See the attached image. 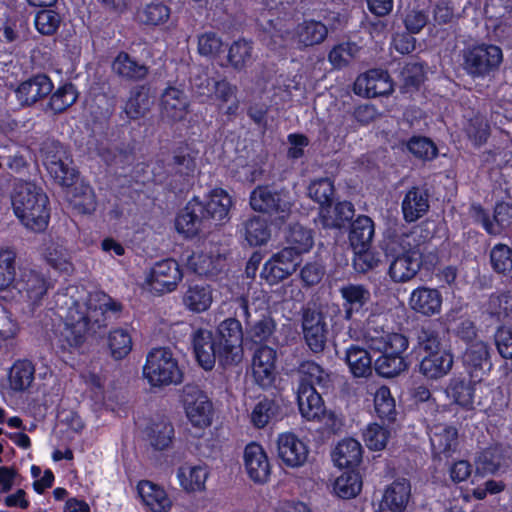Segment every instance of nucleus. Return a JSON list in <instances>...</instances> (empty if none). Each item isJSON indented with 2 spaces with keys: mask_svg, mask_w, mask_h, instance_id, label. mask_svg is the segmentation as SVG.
<instances>
[{
  "mask_svg": "<svg viewBox=\"0 0 512 512\" xmlns=\"http://www.w3.org/2000/svg\"><path fill=\"white\" fill-rule=\"evenodd\" d=\"M230 308L233 309V316L221 320L212 333L216 338V345L220 346L222 358L226 364L231 366L242 360L244 334L242 324L238 319L241 317L235 315L233 300L230 303Z\"/></svg>",
  "mask_w": 512,
  "mask_h": 512,
  "instance_id": "9d476101",
  "label": "nucleus"
},
{
  "mask_svg": "<svg viewBox=\"0 0 512 512\" xmlns=\"http://www.w3.org/2000/svg\"><path fill=\"white\" fill-rule=\"evenodd\" d=\"M143 376L152 387H165L180 384L184 373L172 351L166 347H159L147 354Z\"/></svg>",
  "mask_w": 512,
  "mask_h": 512,
  "instance_id": "6e6552de",
  "label": "nucleus"
},
{
  "mask_svg": "<svg viewBox=\"0 0 512 512\" xmlns=\"http://www.w3.org/2000/svg\"><path fill=\"white\" fill-rule=\"evenodd\" d=\"M252 210L269 217L272 223L282 226L290 217L293 202L290 192L275 185H258L250 193Z\"/></svg>",
  "mask_w": 512,
  "mask_h": 512,
  "instance_id": "423d86ee",
  "label": "nucleus"
},
{
  "mask_svg": "<svg viewBox=\"0 0 512 512\" xmlns=\"http://www.w3.org/2000/svg\"><path fill=\"white\" fill-rule=\"evenodd\" d=\"M54 84L45 73L31 75L14 89L20 107H29L46 98L53 91Z\"/></svg>",
  "mask_w": 512,
  "mask_h": 512,
  "instance_id": "6ab92c4d",
  "label": "nucleus"
},
{
  "mask_svg": "<svg viewBox=\"0 0 512 512\" xmlns=\"http://www.w3.org/2000/svg\"><path fill=\"white\" fill-rule=\"evenodd\" d=\"M339 293L345 320H351L354 315L364 316L368 311L371 293L365 285L348 283L339 288Z\"/></svg>",
  "mask_w": 512,
  "mask_h": 512,
  "instance_id": "412c9836",
  "label": "nucleus"
},
{
  "mask_svg": "<svg viewBox=\"0 0 512 512\" xmlns=\"http://www.w3.org/2000/svg\"><path fill=\"white\" fill-rule=\"evenodd\" d=\"M107 344L110 355L114 360L126 358L130 354L133 346L130 333L123 328L111 330L107 337Z\"/></svg>",
  "mask_w": 512,
  "mask_h": 512,
  "instance_id": "4d7b16f0",
  "label": "nucleus"
},
{
  "mask_svg": "<svg viewBox=\"0 0 512 512\" xmlns=\"http://www.w3.org/2000/svg\"><path fill=\"white\" fill-rule=\"evenodd\" d=\"M429 195L426 190L413 186L406 192L402 200V214L406 222H416L429 210Z\"/></svg>",
  "mask_w": 512,
  "mask_h": 512,
  "instance_id": "72a5a7b5",
  "label": "nucleus"
},
{
  "mask_svg": "<svg viewBox=\"0 0 512 512\" xmlns=\"http://www.w3.org/2000/svg\"><path fill=\"white\" fill-rule=\"evenodd\" d=\"M420 250L410 248L393 257L388 275L395 283H405L413 279L421 269Z\"/></svg>",
  "mask_w": 512,
  "mask_h": 512,
  "instance_id": "393cba45",
  "label": "nucleus"
},
{
  "mask_svg": "<svg viewBox=\"0 0 512 512\" xmlns=\"http://www.w3.org/2000/svg\"><path fill=\"white\" fill-rule=\"evenodd\" d=\"M297 265L298 259L288 250L281 249L266 261L260 275L269 285H275L290 276Z\"/></svg>",
  "mask_w": 512,
  "mask_h": 512,
  "instance_id": "b1692460",
  "label": "nucleus"
},
{
  "mask_svg": "<svg viewBox=\"0 0 512 512\" xmlns=\"http://www.w3.org/2000/svg\"><path fill=\"white\" fill-rule=\"evenodd\" d=\"M374 234V221L367 215H358L349 224L348 240L352 249L371 247Z\"/></svg>",
  "mask_w": 512,
  "mask_h": 512,
  "instance_id": "79ce46f5",
  "label": "nucleus"
},
{
  "mask_svg": "<svg viewBox=\"0 0 512 512\" xmlns=\"http://www.w3.org/2000/svg\"><path fill=\"white\" fill-rule=\"evenodd\" d=\"M150 109L148 89L136 86L129 92V97L123 107V112L129 120H138L145 116Z\"/></svg>",
  "mask_w": 512,
  "mask_h": 512,
  "instance_id": "3c124183",
  "label": "nucleus"
},
{
  "mask_svg": "<svg viewBox=\"0 0 512 512\" xmlns=\"http://www.w3.org/2000/svg\"><path fill=\"white\" fill-rule=\"evenodd\" d=\"M182 279L180 264L173 258H166L154 263L144 286L154 295H163L175 291Z\"/></svg>",
  "mask_w": 512,
  "mask_h": 512,
  "instance_id": "ddd939ff",
  "label": "nucleus"
},
{
  "mask_svg": "<svg viewBox=\"0 0 512 512\" xmlns=\"http://www.w3.org/2000/svg\"><path fill=\"white\" fill-rule=\"evenodd\" d=\"M226 257L193 252L187 258V267L197 275L211 280H219L226 273Z\"/></svg>",
  "mask_w": 512,
  "mask_h": 512,
  "instance_id": "cd10ccee",
  "label": "nucleus"
},
{
  "mask_svg": "<svg viewBox=\"0 0 512 512\" xmlns=\"http://www.w3.org/2000/svg\"><path fill=\"white\" fill-rule=\"evenodd\" d=\"M442 294L436 288L419 286L415 288L409 299L411 308L424 316H433L441 312Z\"/></svg>",
  "mask_w": 512,
  "mask_h": 512,
  "instance_id": "2f4dec72",
  "label": "nucleus"
},
{
  "mask_svg": "<svg viewBox=\"0 0 512 512\" xmlns=\"http://www.w3.org/2000/svg\"><path fill=\"white\" fill-rule=\"evenodd\" d=\"M284 250L291 252L292 256L299 259L300 255L309 252L314 245L313 231L299 223L289 224L285 232Z\"/></svg>",
  "mask_w": 512,
  "mask_h": 512,
  "instance_id": "f704fd0d",
  "label": "nucleus"
},
{
  "mask_svg": "<svg viewBox=\"0 0 512 512\" xmlns=\"http://www.w3.org/2000/svg\"><path fill=\"white\" fill-rule=\"evenodd\" d=\"M356 95L375 98L391 93L392 83L387 71L382 69H370L359 75L353 84Z\"/></svg>",
  "mask_w": 512,
  "mask_h": 512,
  "instance_id": "4be33fe9",
  "label": "nucleus"
},
{
  "mask_svg": "<svg viewBox=\"0 0 512 512\" xmlns=\"http://www.w3.org/2000/svg\"><path fill=\"white\" fill-rule=\"evenodd\" d=\"M16 252L2 248V291L16 290L33 304L39 303L51 287V283L41 272L16 263Z\"/></svg>",
  "mask_w": 512,
  "mask_h": 512,
  "instance_id": "20e7f679",
  "label": "nucleus"
},
{
  "mask_svg": "<svg viewBox=\"0 0 512 512\" xmlns=\"http://www.w3.org/2000/svg\"><path fill=\"white\" fill-rule=\"evenodd\" d=\"M206 223L209 222L204 213L202 200L198 196L192 197L177 212L174 221L176 231L187 239L198 236Z\"/></svg>",
  "mask_w": 512,
  "mask_h": 512,
  "instance_id": "4468645a",
  "label": "nucleus"
},
{
  "mask_svg": "<svg viewBox=\"0 0 512 512\" xmlns=\"http://www.w3.org/2000/svg\"><path fill=\"white\" fill-rule=\"evenodd\" d=\"M410 496V485L395 481L388 486L379 504L378 512H404Z\"/></svg>",
  "mask_w": 512,
  "mask_h": 512,
  "instance_id": "a19ab883",
  "label": "nucleus"
},
{
  "mask_svg": "<svg viewBox=\"0 0 512 512\" xmlns=\"http://www.w3.org/2000/svg\"><path fill=\"white\" fill-rule=\"evenodd\" d=\"M240 232L250 247H260L268 243L272 231L266 219L253 215L242 223Z\"/></svg>",
  "mask_w": 512,
  "mask_h": 512,
  "instance_id": "58836bf2",
  "label": "nucleus"
},
{
  "mask_svg": "<svg viewBox=\"0 0 512 512\" xmlns=\"http://www.w3.org/2000/svg\"><path fill=\"white\" fill-rule=\"evenodd\" d=\"M419 372L427 379L437 380L446 376L454 364L451 349L419 355Z\"/></svg>",
  "mask_w": 512,
  "mask_h": 512,
  "instance_id": "c756f323",
  "label": "nucleus"
},
{
  "mask_svg": "<svg viewBox=\"0 0 512 512\" xmlns=\"http://www.w3.org/2000/svg\"><path fill=\"white\" fill-rule=\"evenodd\" d=\"M282 408L275 398L264 396L253 407L250 413V421L253 427L263 429L270 423L282 418Z\"/></svg>",
  "mask_w": 512,
  "mask_h": 512,
  "instance_id": "4c0bfd02",
  "label": "nucleus"
},
{
  "mask_svg": "<svg viewBox=\"0 0 512 512\" xmlns=\"http://www.w3.org/2000/svg\"><path fill=\"white\" fill-rule=\"evenodd\" d=\"M503 466H506L505 448L499 444L485 448L476 459V470L483 475L495 474Z\"/></svg>",
  "mask_w": 512,
  "mask_h": 512,
  "instance_id": "8fccbe9b",
  "label": "nucleus"
},
{
  "mask_svg": "<svg viewBox=\"0 0 512 512\" xmlns=\"http://www.w3.org/2000/svg\"><path fill=\"white\" fill-rule=\"evenodd\" d=\"M363 487L362 476L357 469H346L333 482V492L341 499L357 497Z\"/></svg>",
  "mask_w": 512,
  "mask_h": 512,
  "instance_id": "a18cd8bd",
  "label": "nucleus"
},
{
  "mask_svg": "<svg viewBox=\"0 0 512 512\" xmlns=\"http://www.w3.org/2000/svg\"><path fill=\"white\" fill-rule=\"evenodd\" d=\"M405 147L410 154L422 161H432L438 156L436 144L426 136H411L406 141Z\"/></svg>",
  "mask_w": 512,
  "mask_h": 512,
  "instance_id": "052dcab7",
  "label": "nucleus"
},
{
  "mask_svg": "<svg viewBox=\"0 0 512 512\" xmlns=\"http://www.w3.org/2000/svg\"><path fill=\"white\" fill-rule=\"evenodd\" d=\"M162 114L172 122L185 119L188 113L189 103L184 92L175 87L165 89L161 98Z\"/></svg>",
  "mask_w": 512,
  "mask_h": 512,
  "instance_id": "e433bc0d",
  "label": "nucleus"
},
{
  "mask_svg": "<svg viewBox=\"0 0 512 512\" xmlns=\"http://www.w3.org/2000/svg\"><path fill=\"white\" fill-rule=\"evenodd\" d=\"M182 301L187 310L193 313L207 311L213 301L212 289L209 285L195 284L188 286Z\"/></svg>",
  "mask_w": 512,
  "mask_h": 512,
  "instance_id": "49530a36",
  "label": "nucleus"
},
{
  "mask_svg": "<svg viewBox=\"0 0 512 512\" xmlns=\"http://www.w3.org/2000/svg\"><path fill=\"white\" fill-rule=\"evenodd\" d=\"M171 15V9L161 0H152L137 11L140 23L156 27L165 24Z\"/></svg>",
  "mask_w": 512,
  "mask_h": 512,
  "instance_id": "603ef678",
  "label": "nucleus"
},
{
  "mask_svg": "<svg viewBox=\"0 0 512 512\" xmlns=\"http://www.w3.org/2000/svg\"><path fill=\"white\" fill-rule=\"evenodd\" d=\"M62 17L52 7L39 9L34 17V26L38 33L43 36L55 35L61 25Z\"/></svg>",
  "mask_w": 512,
  "mask_h": 512,
  "instance_id": "bf43d9fd",
  "label": "nucleus"
},
{
  "mask_svg": "<svg viewBox=\"0 0 512 512\" xmlns=\"http://www.w3.org/2000/svg\"><path fill=\"white\" fill-rule=\"evenodd\" d=\"M331 455L337 467L357 469L362 462L363 448L358 440L348 437L338 442Z\"/></svg>",
  "mask_w": 512,
  "mask_h": 512,
  "instance_id": "473e14b6",
  "label": "nucleus"
},
{
  "mask_svg": "<svg viewBox=\"0 0 512 512\" xmlns=\"http://www.w3.org/2000/svg\"><path fill=\"white\" fill-rule=\"evenodd\" d=\"M11 204L15 216L28 230L44 232L50 222L49 198L41 187L30 181L14 184Z\"/></svg>",
  "mask_w": 512,
  "mask_h": 512,
  "instance_id": "7ed1b4c3",
  "label": "nucleus"
},
{
  "mask_svg": "<svg viewBox=\"0 0 512 512\" xmlns=\"http://www.w3.org/2000/svg\"><path fill=\"white\" fill-rule=\"evenodd\" d=\"M181 402L190 424L204 430L211 426L214 406L208 395L195 384H186L181 393Z\"/></svg>",
  "mask_w": 512,
  "mask_h": 512,
  "instance_id": "9b49d317",
  "label": "nucleus"
},
{
  "mask_svg": "<svg viewBox=\"0 0 512 512\" xmlns=\"http://www.w3.org/2000/svg\"><path fill=\"white\" fill-rule=\"evenodd\" d=\"M355 208L352 202L338 201L334 205L319 207V221L323 228L342 229L346 228L354 219Z\"/></svg>",
  "mask_w": 512,
  "mask_h": 512,
  "instance_id": "c85d7f7f",
  "label": "nucleus"
},
{
  "mask_svg": "<svg viewBox=\"0 0 512 512\" xmlns=\"http://www.w3.org/2000/svg\"><path fill=\"white\" fill-rule=\"evenodd\" d=\"M69 205L79 215H91L96 211L97 198L94 189L88 184L75 185L69 197Z\"/></svg>",
  "mask_w": 512,
  "mask_h": 512,
  "instance_id": "de8ad7c7",
  "label": "nucleus"
},
{
  "mask_svg": "<svg viewBox=\"0 0 512 512\" xmlns=\"http://www.w3.org/2000/svg\"><path fill=\"white\" fill-rule=\"evenodd\" d=\"M363 441L372 451L383 450L390 438V430L376 422L368 424L362 433Z\"/></svg>",
  "mask_w": 512,
  "mask_h": 512,
  "instance_id": "0e129e2a",
  "label": "nucleus"
},
{
  "mask_svg": "<svg viewBox=\"0 0 512 512\" xmlns=\"http://www.w3.org/2000/svg\"><path fill=\"white\" fill-rule=\"evenodd\" d=\"M150 445L158 451L166 450L175 438V431L172 423L160 421L153 423L147 431Z\"/></svg>",
  "mask_w": 512,
  "mask_h": 512,
  "instance_id": "13d9d810",
  "label": "nucleus"
},
{
  "mask_svg": "<svg viewBox=\"0 0 512 512\" xmlns=\"http://www.w3.org/2000/svg\"><path fill=\"white\" fill-rule=\"evenodd\" d=\"M29 31L28 22L23 16H7L3 26V34L6 42L14 47L20 46L25 40Z\"/></svg>",
  "mask_w": 512,
  "mask_h": 512,
  "instance_id": "e2e57ef3",
  "label": "nucleus"
},
{
  "mask_svg": "<svg viewBox=\"0 0 512 512\" xmlns=\"http://www.w3.org/2000/svg\"><path fill=\"white\" fill-rule=\"evenodd\" d=\"M344 360L353 377L367 378L372 375L374 364L367 349L352 344L346 349Z\"/></svg>",
  "mask_w": 512,
  "mask_h": 512,
  "instance_id": "ea45409f",
  "label": "nucleus"
},
{
  "mask_svg": "<svg viewBox=\"0 0 512 512\" xmlns=\"http://www.w3.org/2000/svg\"><path fill=\"white\" fill-rule=\"evenodd\" d=\"M462 360L470 378L478 381L492 369L489 346L483 341H476L467 346Z\"/></svg>",
  "mask_w": 512,
  "mask_h": 512,
  "instance_id": "a878e982",
  "label": "nucleus"
},
{
  "mask_svg": "<svg viewBox=\"0 0 512 512\" xmlns=\"http://www.w3.org/2000/svg\"><path fill=\"white\" fill-rule=\"evenodd\" d=\"M418 347L419 355L449 349L443 347L440 331L433 323H429L421 327V330L418 333Z\"/></svg>",
  "mask_w": 512,
  "mask_h": 512,
  "instance_id": "680f3d73",
  "label": "nucleus"
},
{
  "mask_svg": "<svg viewBox=\"0 0 512 512\" xmlns=\"http://www.w3.org/2000/svg\"><path fill=\"white\" fill-rule=\"evenodd\" d=\"M46 263L55 270L67 271L71 265L68 250L61 244L51 242L43 252Z\"/></svg>",
  "mask_w": 512,
  "mask_h": 512,
  "instance_id": "774afa93",
  "label": "nucleus"
},
{
  "mask_svg": "<svg viewBox=\"0 0 512 512\" xmlns=\"http://www.w3.org/2000/svg\"><path fill=\"white\" fill-rule=\"evenodd\" d=\"M503 60L500 47L493 44L472 45L463 50V67L473 77H484L496 70Z\"/></svg>",
  "mask_w": 512,
  "mask_h": 512,
  "instance_id": "f8f14e48",
  "label": "nucleus"
},
{
  "mask_svg": "<svg viewBox=\"0 0 512 512\" xmlns=\"http://www.w3.org/2000/svg\"><path fill=\"white\" fill-rule=\"evenodd\" d=\"M363 339L367 346L381 355L374 361L379 376L392 378L408 369L404 352L409 347L408 338L397 332H390L378 324V316L369 315L363 327Z\"/></svg>",
  "mask_w": 512,
  "mask_h": 512,
  "instance_id": "f257e3e1",
  "label": "nucleus"
},
{
  "mask_svg": "<svg viewBox=\"0 0 512 512\" xmlns=\"http://www.w3.org/2000/svg\"><path fill=\"white\" fill-rule=\"evenodd\" d=\"M112 70L128 81H142L149 74V67L137 61L128 52L120 51L112 62Z\"/></svg>",
  "mask_w": 512,
  "mask_h": 512,
  "instance_id": "c9c22d12",
  "label": "nucleus"
},
{
  "mask_svg": "<svg viewBox=\"0 0 512 512\" xmlns=\"http://www.w3.org/2000/svg\"><path fill=\"white\" fill-rule=\"evenodd\" d=\"M95 326L100 327L101 323L98 318L92 319L89 307L85 311L70 310L65 326L54 344L56 354L61 358H65L66 354H74L84 344L86 334Z\"/></svg>",
  "mask_w": 512,
  "mask_h": 512,
  "instance_id": "0eeeda50",
  "label": "nucleus"
},
{
  "mask_svg": "<svg viewBox=\"0 0 512 512\" xmlns=\"http://www.w3.org/2000/svg\"><path fill=\"white\" fill-rule=\"evenodd\" d=\"M40 155L46 170L56 183L66 187L75 184L78 171L70 167V155L59 140L44 139L40 144Z\"/></svg>",
  "mask_w": 512,
  "mask_h": 512,
  "instance_id": "1a4fd4ad",
  "label": "nucleus"
},
{
  "mask_svg": "<svg viewBox=\"0 0 512 512\" xmlns=\"http://www.w3.org/2000/svg\"><path fill=\"white\" fill-rule=\"evenodd\" d=\"M477 381V379L472 378L453 377L448 385L447 393L455 404L465 409H471L474 404L475 383Z\"/></svg>",
  "mask_w": 512,
  "mask_h": 512,
  "instance_id": "09e8293b",
  "label": "nucleus"
},
{
  "mask_svg": "<svg viewBox=\"0 0 512 512\" xmlns=\"http://www.w3.org/2000/svg\"><path fill=\"white\" fill-rule=\"evenodd\" d=\"M198 150L187 142H180L171 151L164 169L169 189L174 193L188 191L194 183Z\"/></svg>",
  "mask_w": 512,
  "mask_h": 512,
  "instance_id": "39448f33",
  "label": "nucleus"
},
{
  "mask_svg": "<svg viewBox=\"0 0 512 512\" xmlns=\"http://www.w3.org/2000/svg\"><path fill=\"white\" fill-rule=\"evenodd\" d=\"M490 264L494 272L506 275L512 271V248L498 243L490 251Z\"/></svg>",
  "mask_w": 512,
  "mask_h": 512,
  "instance_id": "338daca9",
  "label": "nucleus"
},
{
  "mask_svg": "<svg viewBox=\"0 0 512 512\" xmlns=\"http://www.w3.org/2000/svg\"><path fill=\"white\" fill-rule=\"evenodd\" d=\"M304 341L309 350L318 354L324 351L327 343L328 325L326 316L313 309H306L302 317Z\"/></svg>",
  "mask_w": 512,
  "mask_h": 512,
  "instance_id": "dca6fc26",
  "label": "nucleus"
},
{
  "mask_svg": "<svg viewBox=\"0 0 512 512\" xmlns=\"http://www.w3.org/2000/svg\"><path fill=\"white\" fill-rule=\"evenodd\" d=\"M35 366L29 359L16 360L8 372V383L15 392L26 391L34 381Z\"/></svg>",
  "mask_w": 512,
  "mask_h": 512,
  "instance_id": "c03bdc74",
  "label": "nucleus"
},
{
  "mask_svg": "<svg viewBox=\"0 0 512 512\" xmlns=\"http://www.w3.org/2000/svg\"><path fill=\"white\" fill-rule=\"evenodd\" d=\"M235 306V315L244 319L246 325V333L250 340L256 344L268 341L275 331V321L269 315H261V318L251 321L249 301L247 297L241 296L233 300Z\"/></svg>",
  "mask_w": 512,
  "mask_h": 512,
  "instance_id": "2eb2a0df",
  "label": "nucleus"
},
{
  "mask_svg": "<svg viewBox=\"0 0 512 512\" xmlns=\"http://www.w3.org/2000/svg\"><path fill=\"white\" fill-rule=\"evenodd\" d=\"M299 380L296 391L298 409L307 421L321 420L326 413V406L321 394L317 391L328 389L329 373L313 360L302 361L297 369Z\"/></svg>",
  "mask_w": 512,
  "mask_h": 512,
  "instance_id": "f03ea898",
  "label": "nucleus"
},
{
  "mask_svg": "<svg viewBox=\"0 0 512 512\" xmlns=\"http://www.w3.org/2000/svg\"><path fill=\"white\" fill-rule=\"evenodd\" d=\"M277 455L284 466L298 468L306 463L309 448L295 433L283 432L277 437Z\"/></svg>",
  "mask_w": 512,
  "mask_h": 512,
  "instance_id": "aec40b11",
  "label": "nucleus"
},
{
  "mask_svg": "<svg viewBox=\"0 0 512 512\" xmlns=\"http://www.w3.org/2000/svg\"><path fill=\"white\" fill-rule=\"evenodd\" d=\"M374 409L377 417L387 424L396 421L397 411L395 399L393 398L390 388L386 385L380 386L374 394Z\"/></svg>",
  "mask_w": 512,
  "mask_h": 512,
  "instance_id": "5fc2aeb1",
  "label": "nucleus"
},
{
  "mask_svg": "<svg viewBox=\"0 0 512 512\" xmlns=\"http://www.w3.org/2000/svg\"><path fill=\"white\" fill-rule=\"evenodd\" d=\"M193 351L198 364L206 371L212 370L216 360L223 367L230 366L222 358L220 346L212 331L199 328L193 333Z\"/></svg>",
  "mask_w": 512,
  "mask_h": 512,
  "instance_id": "f3484780",
  "label": "nucleus"
},
{
  "mask_svg": "<svg viewBox=\"0 0 512 512\" xmlns=\"http://www.w3.org/2000/svg\"><path fill=\"white\" fill-rule=\"evenodd\" d=\"M78 99L76 86L71 82H65L50 94L48 102L49 108L55 113L60 114L71 107Z\"/></svg>",
  "mask_w": 512,
  "mask_h": 512,
  "instance_id": "6e6d98bb",
  "label": "nucleus"
},
{
  "mask_svg": "<svg viewBox=\"0 0 512 512\" xmlns=\"http://www.w3.org/2000/svg\"><path fill=\"white\" fill-rule=\"evenodd\" d=\"M252 42L245 39L234 41L228 50L227 59L229 64L236 70H242L252 56Z\"/></svg>",
  "mask_w": 512,
  "mask_h": 512,
  "instance_id": "69168bd1",
  "label": "nucleus"
},
{
  "mask_svg": "<svg viewBox=\"0 0 512 512\" xmlns=\"http://www.w3.org/2000/svg\"><path fill=\"white\" fill-rule=\"evenodd\" d=\"M244 467L248 477L257 484L268 482L271 464L261 444L250 442L244 448Z\"/></svg>",
  "mask_w": 512,
  "mask_h": 512,
  "instance_id": "5701e85b",
  "label": "nucleus"
},
{
  "mask_svg": "<svg viewBox=\"0 0 512 512\" xmlns=\"http://www.w3.org/2000/svg\"><path fill=\"white\" fill-rule=\"evenodd\" d=\"M298 42L305 47L322 43L327 35L328 28L321 21L304 20L296 28Z\"/></svg>",
  "mask_w": 512,
  "mask_h": 512,
  "instance_id": "864d4df0",
  "label": "nucleus"
},
{
  "mask_svg": "<svg viewBox=\"0 0 512 512\" xmlns=\"http://www.w3.org/2000/svg\"><path fill=\"white\" fill-rule=\"evenodd\" d=\"M209 471L205 466L184 464L177 470V478L180 486L186 492H202L205 490Z\"/></svg>",
  "mask_w": 512,
  "mask_h": 512,
  "instance_id": "37998d69",
  "label": "nucleus"
},
{
  "mask_svg": "<svg viewBox=\"0 0 512 512\" xmlns=\"http://www.w3.org/2000/svg\"><path fill=\"white\" fill-rule=\"evenodd\" d=\"M202 203L209 223L214 222L217 225L229 221L233 199L225 189L221 187L212 189Z\"/></svg>",
  "mask_w": 512,
  "mask_h": 512,
  "instance_id": "bb28decb",
  "label": "nucleus"
},
{
  "mask_svg": "<svg viewBox=\"0 0 512 512\" xmlns=\"http://www.w3.org/2000/svg\"><path fill=\"white\" fill-rule=\"evenodd\" d=\"M136 491L142 504L151 512H168L172 507L166 490L157 483L146 479L140 480L136 485Z\"/></svg>",
  "mask_w": 512,
  "mask_h": 512,
  "instance_id": "7c9ffc66",
  "label": "nucleus"
},
{
  "mask_svg": "<svg viewBox=\"0 0 512 512\" xmlns=\"http://www.w3.org/2000/svg\"><path fill=\"white\" fill-rule=\"evenodd\" d=\"M277 352L267 345H259L253 353L251 371L252 377L259 387L268 389L274 386L276 380Z\"/></svg>",
  "mask_w": 512,
  "mask_h": 512,
  "instance_id": "a211bd4d",
  "label": "nucleus"
}]
</instances>
